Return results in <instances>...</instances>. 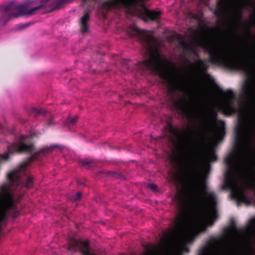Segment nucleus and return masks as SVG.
Listing matches in <instances>:
<instances>
[{
  "label": "nucleus",
  "instance_id": "36",
  "mask_svg": "<svg viewBox=\"0 0 255 255\" xmlns=\"http://www.w3.org/2000/svg\"><path fill=\"white\" fill-rule=\"evenodd\" d=\"M51 124H52V122H49V123H48V125H50Z\"/></svg>",
  "mask_w": 255,
  "mask_h": 255
},
{
  "label": "nucleus",
  "instance_id": "7",
  "mask_svg": "<svg viewBox=\"0 0 255 255\" xmlns=\"http://www.w3.org/2000/svg\"><path fill=\"white\" fill-rule=\"evenodd\" d=\"M179 44L183 48V50L192 53L195 57L197 58L196 63L189 62L190 66L192 68L197 67L200 70L203 72H206L209 66L207 62V59H202L200 58V55L195 49L192 46V44L188 42L182 40L179 42Z\"/></svg>",
  "mask_w": 255,
  "mask_h": 255
},
{
  "label": "nucleus",
  "instance_id": "32",
  "mask_svg": "<svg viewBox=\"0 0 255 255\" xmlns=\"http://www.w3.org/2000/svg\"><path fill=\"white\" fill-rule=\"evenodd\" d=\"M48 1H49V0H40L41 2L42 3H46Z\"/></svg>",
  "mask_w": 255,
  "mask_h": 255
},
{
  "label": "nucleus",
  "instance_id": "33",
  "mask_svg": "<svg viewBox=\"0 0 255 255\" xmlns=\"http://www.w3.org/2000/svg\"><path fill=\"white\" fill-rule=\"evenodd\" d=\"M171 160H172L173 162H176L177 161V158H175V157H172V158Z\"/></svg>",
  "mask_w": 255,
  "mask_h": 255
},
{
  "label": "nucleus",
  "instance_id": "27",
  "mask_svg": "<svg viewBox=\"0 0 255 255\" xmlns=\"http://www.w3.org/2000/svg\"><path fill=\"white\" fill-rule=\"evenodd\" d=\"M244 4L246 7L253 6L254 4L251 0H244Z\"/></svg>",
  "mask_w": 255,
  "mask_h": 255
},
{
  "label": "nucleus",
  "instance_id": "28",
  "mask_svg": "<svg viewBox=\"0 0 255 255\" xmlns=\"http://www.w3.org/2000/svg\"><path fill=\"white\" fill-rule=\"evenodd\" d=\"M147 187L151 189L152 191H156L157 190V186L153 183H149L148 184Z\"/></svg>",
  "mask_w": 255,
  "mask_h": 255
},
{
  "label": "nucleus",
  "instance_id": "19",
  "mask_svg": "<svg viewBox=\"0 0 255 255\" xmlns=\"http://www.w3.org/2000/svg\"><path fill=\"white\" fill-rule=\"evenodd\" d=\"M79 162L81 166L84 167L87 166L88 168L94 166L96 163L94 160L87 158L81 159Z\"/></svg>",
  "mask_w": 255,
  "mask_h": 255
},
{
  "label": "nucleus",
  "instance_id": "11",
  "mask_svg": "<svg viewBox=\"0 0 255 255\" xmlns=\"http://www.w3.org/2000/svg\"><path fill=\"white\" fill-rule=\"evenodd\" d=\"M243 95L246 99H253L255 98V84L253 80L245 81L242 87Z\"/></svg>",
  "mask_w": 255,
  "mask_h": 255
},
{
  "label": "nucleus",
  "instance_id": "15",
  "mask_svg": "<svg viewBox=\"0 0 255 255\" xmlns=\"http://www.w3.org/2000/svg\"><path fill=\"white\" fill-rule=\"evenodd\" d=\"M246 231L248 235L250 242L251 239L255 241V217L250 220Z\"/></svg>",
  "mask_w": 255,
  "mask_h": 255
},
{
  "label": "nucleus",
  "instance_id": "26",
  "mask_svg": "<svg viewBox=\"0 0 255 255\" xmlns=\"http://www.w3.org/2000/svg\"><path fill=\"white\" fill-rule=\"evenodd\" d=\"M248 253L249 255H253L255 254L254 247L251 244L249 246Z\"/></svg>",
  "mask_w": 255,
  "mask_h": 255
},
{
  "label": "nucleus",
  "instance_id": "5",
  "mask_svg": "<svg viewBox=\"0 0 255 255\" xmlns=\"http://www.w3.org/2000/svg\"><path fill=\"white\" fill-rule=\"evenodd\" d=\"M176 206L179 214L175 219L176 232L182 234L187 228L189 219V208L186 199L181 196L176 198Z\"/></svg>",
  "mask_w": 255,
  "mask_h": 255
},
{
  "label": "nucleus",
  "instance_id": "22",
  "mask_svg": "<svg viewBox=\"0 0 255 255\" xmlns=\"http://www.w3.org/2000/svg\"><path fill=\"white\" fill-rule=\"evenodd\" d=\"M31 113L36 116H40L44 115L46 113V111L43 109H38L36 108H32L31 109Z\"/></svg>",
  "mask_w": 255,
  "mask_h": 255
},
{
  "label": "nucleus",
  "instance_id": "18",
  "mask_svg": "<svg viewBox=\"0 0 255 255\" xmlns=\"http://www.w3.org/2000/svg\"><path fill=\"white\" fill-rule=\"evenodd\" d=\"M234 18L235 21L240 25L242 24L243 11L242 8L238 7L235 9L234 11Z\"/></svg>",
  "mask_w": 255,
  "mask_h": 255
},
{
  "label": "nucleus",
  "instance_id": "25",
  "mask_svg": "<svg viewBox=\"0 0 255 255\" xmlns=\"http://www.w3.org/2000/svg\"><path fill=\"white\" fill-rule=\"evenodd\" d=\"M82 196L81 192H77L75 195L72 196L71 197V200L73 201H76L80 199Z\"/></svg>",
  "mask_w": 255,
  "mask_h": 255
},
{
  "label": "nucleus",
  "instance_id": "20",
  "mask_svg": "<svg viewBox=\"0 0 255 255\" xmlns=\"http://www.w3.org/2000/svg\"><path fill=\"white\" fill-rule=\"evenodd\" d=\"M78 117L75 116L73 118H67L65 121V125L68 126L75 125L77 121Z\"/></svg>",
  "mask_w": 255,
  "mask_h": 255
},
{
  "label": "nucleus",
  "instance_id": "1",
  "mask_svg": "<svg viewBox=\"0 0 255 255\" xmlns=\"http://www.w3.org/2000/svg\"><path fill=\"white\" fill-rule=\"evenodd\" d=\"M205 152V149H185L182 154V158L188 169L193 175L200 177L202 195L198 193L193 195V201L196 214L192 220L188 231L180 238L179 248L181 253H188L189 249L187 245L194 242L201 233L206 230L207 226L203 221L204 216L208 217L210 225H212L218 217L217 195L214 191L207 190L206 179L210 169L209 163L204 172H202Z\"/></svg>",
  "mask_w": 255,
  "mask_h": 255
},
{
  "label": "nucleus",
  "instance_id": "17",
  "mask_svg": "<svg viewBox=\"0 0 255 255\" xmlns=\"http://www.w3.org/2000/svg\"><path fill=\"white\" fill-rule=\"evenodd\" d=\"M221 122L222 126L221 128H218L216 133V137L218 141L222 140L226 134L225 123L223 121H221Z\"/></svg>",
  "mask_w": 255,
  "mask_h": 255
},
{
  "label": "nucleus",
  "instance_id": "8",
  "mask_svg": "<svg viewBox=\"0 0 255 255\" xmlns=\"http://www.w3.org/2000/svg\"><path fill=\"white\" fill-rule=\"evenodd\" d=\"M218 88L224 99V101L221 105V109L224 113L228 115H231L236 113L237 110L233 102L235 98L233 91L231 90H227L225 91L220 89L218 87Z\"/></svg>",
  "mask_w": 255,
  "mask_h": 255
},
{
  "label": "nucleus",
  "instance_id": "21",
  "mask_svg": "<svg viewBox=\"0 0 255 255\" xmlns=\"http://www.w3.org/2000/svg\"><path fill=\"white\" fill-rule=\"evenodd\" d=\"M209 117L212 121L215 122L217 119L218 113L215 110L212 109L209 112Z\"/></svg>",
  "mask_w": 255,
  "mask_h": 255
},
{
  "label": "nucleus",
  "instance_id": "31",
  "mask_svg": "<svg viewBox=\"0 0 255 255\" xmlns=\"http://www.w3.org/2000/svg\"><path fill=\"white\" fill-rule=\"evenodd\" d=\"M247 33L249 35L251 36L252 35V34L251 33V31L250 30V26L248 25V29H247Z\"/></svg>",
  "mask_w": 255,
  "mask_h": 255
},
{
  "label": "nucleus",
  "instance_id": "29",
  "mask_svg": "<svg viewBox=\"0 0 255 255\" xmlns=\"http://www.w3.org/2000/svg\"><path fill=\"white\" fill-rule=\"evenodd\" d=\"M30 25V23L20 24L18 25V28L22 29L25 28Z\"/></svg>",
  "mask_w": 255,
  "mask_h": 255
},
{
  "label": "nucleus",
  "instance_id": "14",
  "mask_svg": "<svg viewBox=\"0 0 255 255\" xmlns=\"http://www.w3.org/2000/svg\"><path fill=\"white\" fill-rule=\"evenodd\" d=\"M90 18V14L88 11H85L84 15L80 18L79 24L81 31L82 33L88 31Z\"/></svg>",
  "mask_w": 255,
  "mask_h": 255
},
{
  "label": "nucleus",
  "instance_id": "4",
  "mask_svg": "<svg viewBox=\"0 0 255 255\" xmlns=\"http://www.w3.org/2000/svg\"><path fill=\"white\" fill-rule=\"evenodd\" d=\"M44 6V4H42L27 10L26 4H18L14 1H12L0 7V10L2 15L1 19L6 22L11 18H16L24 15H31Z\"/></svg>",
  "mask_w": 255,
  "mask_h": 255
},
{
  "label": "nucleus",
  "instance_id": "10",
  "mask_svg": "<svg viewBox=\"0 0 255 255\" xmlns=\"http://www.w3.org/2000/svg\"><path fill=\"white\" fill-rule=\"evenodd\" d=\"M171 240L168 238L161 239L159 245L154 246L152 249L149 250L146 255H165L171 247Z\"/></svg>",
  "mask_w": 255,
  "mask_h": 255
},
{
  "label": "nucleus",
  "instance_id": "35",
  "mask_svg": "<svg viewBox=\"0 0 255 255\" xmlns=\"http://www.w3.org/2000/svg\"><path fill=\"white\" fill-rule=\"evenodd\" d=\"M23 138H23V136H21V140H23Z\"/></svg>",
  "mask_w": 255,
  "mask_h": 255
},
{
  "label": "nucleus",
  "instance_id": "30",
  "mask_svg": "<svg viewBox=\"0 0 255 255\" xmlns=\"http://www.w3.org/2000/svg\"><path fill=\"white\" fill-rule=\"evenodd\" d=\"M128 61H129L128 60H127V61H124V63H123V67H125L128 69H130L129 65L127 63V62Z\"/></svg>",
  "mask_w": 255,
  "mask_h": 255
},
{
  "label": "nucleus",
  "instance_id": "2",
  "mask_svg": "<svg viewBox=\"0 0 255 255\" xmlns=\"http://www.w3.org/2000/svg\"><path fill=\"white\" fill-rule=\"evenodd\" d=\"M128 34L132 37H137L146 52L150 54L149 58L144 60L139 64L140 67L156 72L159 77L168 84L167 92L172 98L176 91H186L190 93L172 75L170 70L177 68L175 64L161 59L160 54L156 47L157 40L154 36L134 25L129 26Z\"/></svg>",
  "mask_w": 255,
  "mask_h": 255
},
{
  "label": "nucleus",
  "instance_id": "3",
  "mask_svg": "<svg viewBox=\"0 0 255 255\" xmlns=\"http://www.w3.org/2000/svg\"><path fill=\"white\" fill-rule=\"evenodd\" d=\"M205 51L209 54L208 61L212 64L223 66L232 70L241 71L248 75H252L255 66L246 59L235 57L228 46L221 43H205Z\"/></svg>",
  "mask_w": 255,
  "mask_h": 255
},
{
  "label": "nucleus",
  "instance_id": "13",
  "mask_svg": "<svg viewBox=\"0 0 255 255\" xmlns=\"http://www.w3.org/2000/svg\"><path fill=\"white\" fill-rule=\"evenodd\" d=\"M228 0H219L217 2V9L214 11L216 16L218 18L222 17L227 9Z\"/></svg>",
  "mask_w": 255,
  "mask_h": 255
},
{
  "label": "nucleus",
  "instance_id": "34",
  "mask_svg": "<svg viewBox=\"0 0 255 255\" xmlns=\"http://www.w3.org/2000/svg\"><path fill=\"white\" fill-rule=\"evenodd\" d=\"M169 127H170V129H171H171H172V128H173V127H172V125L169 124Z\"/></svg>",
  "mask_w": 255,
  "mask_h": 255
},
{
  "label": "nucleus",
  "instance_id": "12",
  "mask_svg": "<svg viewBox=\"0 0 255 255\" xmlns=\"http://www.w3.org/2000/svg\"><path fill=\"white\" fill-rule=\"evenodd\" d=\"M142 15L145 20H150L151 21L159 22L160 19L161 12L150 10L144 7Z\"/></svg>",
  "mask_w": 255,
  "mask_h": 255
},
{
  "label": "nucleus",
  "instance_id": "16",
  "mask_svg": "<svg viewBox=\"0 0 255 255\" xmlns=\"http://www.w3.org/2000/svg\"><path fill=\"white\" fill-rule=\"evenodd\" d=\"M206 157L208 162L215 161L217 160V155L216 154L214 146H212L209 148L208 151L207 152Z\"/></svg>",
  "mask_w": 255,
  "mask_h": 255
},
{
  "label": "nucleus",
  "instance_id": "6",
  "mask_svg": "<svg viewBox=\"0 0 255 255\" xmlns=\"http://www.w3.org/2000/svg\"><path fill=\"white\" fill-rule=\"evenodd\" d=\"M174 106L176 109L187 116H190L192 114H197L200 110V105L199 102L193 98L188 101L183 99L175 101Z\"/></svg>",
  "mask_w": 255,
  "mask_h": 255
},
{
  "label": "nucleus",
  "instance_id": "24",
  "mask_svg": "<svg viewBox=\"0 0 255 255\" xmlns=\"http://www.w3.org/2000/svg\"><path fill=\"white\" fill-rule=\"evenodd\" d=\"M210 250L208 247H205L202 248L199 252V255H209Z\"/></svg>",
  "mask_w": 255,
  "mask_h": 255
},
{
  "label": "nucleus",
  "instance_id": "9",
  "mask_svg": "<svg viewBox=\"0 0 255 255\" xmlns=\"http://www.w3.org/2000/svg\"><path fill=\"white\" fill-rule=\"evenodd\" d=\"M68 248L69 250L73 252L80 251L83 255H91L88 241H79L71 239L68 243Z\"/></svg>",
  "mask_w": 255,
  "mask_h": 255
},
{
  "label": "nucleus",
  "instance_id": "23",
  "mask_svg": "<svg viewBox=\"0 0 255 255\" xmlns=\"http://www.w3.org/2000/svg\"><path fill=\"white\" fill-rule=\"evenodd\" d=\"M230 230L231 232H234L236 234H239L240 233L239 230L237 228L236 224L234 220H232L231 221Z\"/></svg>",
  "mask_w": 255,
  "mask_h": 255
}]
</instances>
